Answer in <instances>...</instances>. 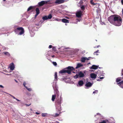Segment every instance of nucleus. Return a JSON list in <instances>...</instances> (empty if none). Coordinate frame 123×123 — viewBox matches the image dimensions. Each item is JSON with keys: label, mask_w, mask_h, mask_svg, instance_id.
<instances>
[{"label": "nucleus", "mask_w": 123, "mask_h": 123, "mask_svg": "<svg viewBox=\"0 0 123 123\" xmlns=\"http://www.w3.org/2000/svg\"><path fill=\"white\" fill-rule=\"evenodd\" d=\"M65 69H67L68 70L63 69L60 71L59 73L61 74H64L67 73L68 74H71V71L74 69L73 67L71 66H69L66 68Z\"/></svg>", "instance_id": "f03ea898"}, {"label": "nucleus", "mask_w": 123, "mask_h": 123, "mask_svg": "<svg viewBox=\"0 0 123 123\" xmlns=\"http://www.w3.org/2000/svg\"><path fill=\"white\" fill-rule=\"evenodd\" d=\"M3 53L5 55H6L8 56H10V54L7 52H3Z\"/></svg>", "instance_id": "aec40b11"}, {"label": "nucleus", "mask_w": 123, "mask_h": 123, "mask_svg": "<svg viewBox=\"0 0 123 123\" xmlns=\"http://www.w3.org/2000/svg\"><path fill=\"white\" fill-rule=\"evenodd\" d=\"M52 50H53L54 51H56V47H53L52 48Z\"/></svg>", "instance_id": "c85d7f7f"}, {"label": "nucleus", "mask_w": 123, "mask_h": 123, "mask_svg": "<svg viewBox=\"0 0 123 123\" xmlns=\"http://www.w3.org/2000/svg\"><path fill=\"white\" fill-rule=\"evenodd\" d=\"M104 78V77H100V79H102Z\"/></svg>", "instance_id": "a18cd8bd"}, {"label": "nucleus", "mask_w": 123, "mask_h": 123, "mask_svg": "<svg viewBox=\"0 0 123 123\" xmlns=\"http://www.w3.org/2000/svg\"><path fill=\"white\" fill-rule=\"evenodd\" d=\"M33 7L32 6H30L27 9V11H29L33 9Z\"/></svg>", "instance_id": "bb28decb"}, {"label": "nucleus", "mask_w": 123, "mask_h": 123, "mask_svg": "<svg viewBox=\"0 0 123 123\" xmlns=\"http://www.w3.org/2000/svg\"><path fill=\"white\" fill-rule=\"evenodd\" d=\"M52 45H49V48L50 49L52 48Z\"/></svg>", "instance_id": "e433bc0d"}, {"label": "nucleus", "mask_w": 123, "mask_h": 123, "mask_svg": "<svg viewBox=\"0 0 123 123\" xmlns=\"http://www.w3.org/2000/svg\"><path fill=\"white\" fill-rule=\"evenodd\" d=\"M55 97L56 96L54 94L52 95V100L53 101H54L55 99Z\"/></svg>", "instance_id": "412c9836"}, {"label": "nucleus", "mask_w": 123, "mask_h": 123, "mask_svg": "<svg viewBox=\"0 0 123 123\" xmlns=\"http://www.w3.org/2000/svg\"><path fill=\"white\" fill-rule=\"evenodd\" d=\"M52 63L55 66H56L57 65L56 63L55 62H53Z\"/></svg>", "instance_id": "7c9ffc66"}, {"label": "nucleus", "mask_w": 123, "mask_h": 123, "mask_svg": "<svg viewBox=\"0 0 123 123\" xmlns=\"http://www.w3.org/2000/svg\"><path fill=\"white\" fill-rule=\"evenodd\" d=\"M31 105V104H30L29 105L27 104H26V105L27 106H30Z\"/></svg>", "instance_id": "c03bdc74"}, {"label": "nucleus", "mask_w": 123, "mask_h": 123, "mask_svg": "<svg viewBox=\"0 0 123 123\" xmlns=\"http://www.w3.org/2000/svg\"><path fill=\"white\" fill-rule=\"evenodd\" d=\"M46 114H44V113H42V116L43 117H44L46 116Z\"/></svg>", "instance_id": "473e14b6"}, {"label": "nucleus", "mask_w": 123, "mask_h": 123, "mask_svg": "<svg viewBox=\"0 0 123 123\" xmlns=\"http://www.w3.org/2000/svg\"><path fill=\"white\" fill-rule=\"evenodd\" d=\"M12 97L14 99H16V98L13 95L12 96Z\"/></svg>", "instance_id": "a19ab883"}, {"label": "nucleus", "mask_w": 123, "mask_h": 123, "mask_svg": "<svg viewBox=\"0 0 123 123\" xmlns=\"http://www.w3.org/2000/svg\"><path fill=\"white\" fill-rule=\"evenodd\" d=\"M15 80V81L17 82V83L18 82V81H17L16 80Z\"/></svg>", "instance_id": "603ef678"}, {"label": "nucleus", "mask_w": 123, "mask_h": 123, "mask_svg": "<svg viewBox=\"0 0 123 123\" xmlns=\"http://www.w3.org/2000/svg\"><path fill=\"white\" fill-rule=\"evenodd\" d=\"M36 14H39L40 13L39 9L38 8H37L36 9Z\"/></svg>", "instance_id": "b1692460"}, {"label": "nucleus", "mask_w": 123, "mask_h": 123, "mask_svg": "<svg viewBox=\"0 0 123 123\" xmlns=\"http://www.w3.org/2000/svg\"><path fill=\"white\" fill-rule=\"evenodd\" d=\"M83 66V65L82 64L80 63H79L77 64L75 68L77 69Z\"/></svg>", "instance_id": "2eb2a0df"}, {"label": "nucleus", "mask_w": 123, "mask_h": 123, "mask_svg": "<svg viewBox=\"0 0 123 123\" xmlns=\"http://www.w3.org/2000/svg\"><path fill=\"white\" fill-rule=\"evenodd\" d=\"M65 2L64 0H56L54 2V4L56 5H59L64 3Z\"/></svg>", "instance_id": "423d86ee"}, {"label": "nucleus", "mask_w": 123, "mask_h": 123, "mask_svg": "<svg viewBox=\"0 0 123 123\" xmlns=\"http://www.w3.org/2000/svg\"><path fill=\"white\" fill-rule=\"evenodd\" d=\"M122 75L123 76V69L122 70V72L121 73Z\"/></svg>", "instance_id": "79ce46f5"}, {"label": "nucleus", "mask_w": 123, "mask_h": 123, "mask_svg": "<svg viewBox=\"0 0 123 123\" xmlns=\"http://www.w3.org/2000/svg\"><path fill=\"white\" fill-rule=\"evenodd\" d=\"M26 84V82H24V83H23V85L25 87H26L25 86Z\"/></svg>", "instance_id": "f704fd0d"}, {"label": "nucleus", "mask_w": 123, "mask_h": 123, "mask_svg": "<svg viewBox=\"0 0 123 123\" xmlns=\"http://www.w3.org/2000/svg\"><path fill=\"white\" fill-rule=\"evenodd\" d=\"M62 22L64 23H69V21L65 18H63L62 19Z\"/></svg>", "instance_id": "dca6fc26"}, {"label": "nucleus", "mask_w": 123, "mask_h": 123, "mask_svg": "<svg viewBox=\"0 0 123 123\" xmlns=\"http://www.w3.org/2000/svg\"><path fill=\"white\" fill-rule=\"evenodd\" d=\"M15 68L14 65L13 63H12V65L10 67V69L12 70H14Z\"/></svg>", "instance_id": "6ab92c4d"}, {"label": "nucleus", "mask_w": 123, "mask_h": 123, "mask_svg": "<svg viewBox=\"0 0 123 123\" xmlns=\"http://www.w3.org/2000/svg\"><path fill=\"white\" fill-rule=\"evenodd\" d=\"M16 99V100H17L18 101H20V100H18V99H17L16 98V99Z\"/></svg>", "instance_id": "49530a36"}, {"label": "nucleus", "mask_w": 123, "mask_h": 123, "mask_svg": "<svg viewBox=\"0 0 123 123\" xmlns=\"http://www.w3.org/2000/svg\"><path fill=\"white\" fill-rule=\"evenodd\" d=\"M61 113V112H59V113H55V115H52V116L54 117H58Z\"/></svg>", "instance_id": "a211bd4d"}, {"label": "nucleus", "mask_w": 123, "mask_h": 123, "mask_svg": "<svg viewBox=\"0 0 123 123\" xmlns=\"http://www.w3.org/2000/svg\"><path fill=\"white\" fill-rule=\"evenodd\" d=\"M83 81L82 80L79 81L78 82V84L80 86H82L84 84Z\"/></svg>", "instance_id": "4468645a"}, {"label": "nucleus", "mask_w": 123, "mask_h": 123, "mask_svg": "<svg viewBox=\"0 0 123 123\" xmlns=\"http://www.w3.org/2000/svg\"><path fill=\"white\" fill-rule=\"evenodd\" d=\"M79 77V75L77 74L74 76V78L76 79V78H78Z\"/></svg>", "instance_id": "c756f323"}, {"label": "nucleus", "mask_w": 123, "mask_h": 123, "mask_svg": "<svg viewBox=\"0 0 123 123\" xmlns=\"http://www.w3.org/2000/svg\"><path fill=\"white\" fill-rule=\"evenodd\" d=\"M97 76V74L94 73H91L90 75V76L91 78L93 79L96 78Z\"/></svg>", "instance_id": "9b49d317"}, {"label": "nucleus", "mask_w": 123, "mask_h": 123, "mask_svg": "<svg viewBox=\"0 0 123 123\" xmlns=\"http://www.w3.org/2000/svg\"><path fill=\"white\" fill-rule=\"evenodd\" d=\"M20 31L19 32L18 34L20 35H21L24 34L25 32V31L24 29L22 27H18L14 30V31L15 32L16 31Z\"/></svg>", "instance_id": "20e7f679"}, {"label": "nucleus", "mask_w": 123, "mask_h": 123, "mask_svg": "<svg viewBox=\"0 0 123 123\" xmlns=\"http://www.w3.org/2000/svg\"><path fill=\"white\" fill-rule=\"evenodd\" d=\"M93 0H91V1H90V2L91 4L93 5H96L97 3H94V2H93Z\"/></svg>", "instance_id": "a878e982"}, {"label": "nucleus", "mask_w": 123, "mask_h": 123, "mask_svg": "<svg viewBox=\"0 0 123 123\" xmlns=\"http://www.w3.org/2000/svg\"><path fill=\"white\" fill-rule=\"evenodd\" d=\"M81 9L84 11L85 9V7L84 5H82L80 7Z\"/></svg>", "instance_id": "5701e85b"}, {"label": "nucleus", "mask_w": 123, "mask_h": 123, "mask_svg": "<svg viewBox=\"0 0 123 123\" xmlns=\"http://www.w3.org/2000/svg\"><path fill=\"white\" fill-rule=\"evenodd\" d=\"M6 0H3V1H5Z\"/></svg>", "instance_id": "5fc2aeb1"}, {"label": "nucleus", "mask_w": 123, "mask_h": 123, "mask_svg": "<svg viewBox=\"0 0 123 123\" xmlns=\"http://www.w3.org/2000/svg\"><path fill=\"white\" fill-rule=\"evenodd\" d=\"M99 51V50H97V51H95V52H94V54L95 55V53H98V51Z\"/></svg>", "instance_id": "c9c22d12"}, {"label": "nucleus", "mask_w": 123, "mask_h": 123, "mask_svg": "<svg viewBox=\"0 0 123 123\" xmlns=\"http://www.w3.org/2000/svg\"><path fill=\"white\" fill-rule=\"evenodd\" d=\"M78 75L80 78L83 77H84V74L81 72H80L79 73Z\"/></svg>", "instance_id": "ddd939ff"}, {"label": "nucleus", "mask_w": 123, "mask_h": 123, "mask_svg": "<svg viewBox=\"0 0 123 123\" xmlns=\"http://www.w3.org/2000/svg\"><path fill=\"white\" fill-rule=\"evenodd\" d=\"M62 100V98L60 97V98H58L56 100L55 102V104L58 107H60Z\"/></svg>", "instance_id": "39448f33"}, {"label": "nucleus", "mask_w": 123, "mask_h": 123, "mask_svg": "<svg viewBox=\"0 0 123 123\" xmlns=\"http://www.w3.org/2000/svg\"><path fill=\"white\" fill-rule=\"evenodd\" d=\"M100 45H98L97 46V47H94V48H98V47H100Z\"/></svg>", "instance_id": "58836bf2"}, {"label": "nucleus", "mask_w": 123, "mask_h": 123, "mask_svg": "<svg viewBox=\"0 0 123 123\" xmlns=\"http://www.w3.org/2000/svg\"><path fill=\"white\" fill-rule=\"evenodd\" d=\"M55 55H53L52 56V57H55Z\"/></svg>", "instance_id": "3c124183"}, {"label": "nucleus", "mask_w": 123, "mask_h": 123, "mask_svg": "<svg viewBox=\"0 0 123 123\" xmlns=\"http://www.w3.org/2000/svg\"><path fill=\"white\" fill-rule=\"evenodd\" d=\"M122 78L121 77L117 78L116 80L117 84L121 88H123V80H122Z\"/></svg>", "instance_id": "7ed1b4c3"}, {"label": "nucleus", "mask_w": 123, "mask_h": 123, "mask_svg": "<svg viewBox=\"0 0 123 123\" xmlns=\"http://www.w3.org/2000/svg\"><path fill=\"white\" fill-rule=\"evenodd\" d=\"M108 20L114 25L119 26L121 24L122 19L120 16L114 15L111 16L108 18Z\"/></svg>", "instance_id": "f257e3e1"}, {"label": "nucleus", "mask_w": 123, "mask_h": 123, "mask_svg": "<svg viewBox=\"0 0 123 123\" xmlns=\"http://www.w3.org/2000/svg\"><path fill=\"white\" fill-rule=\"evenodd\" d=\"M82 12L80 10L77 11L76 14V16L78 18H80L82 15Z\"/></svg>", "instance_id": "0eeeda50"}, {"label": "nucleus", "mask_w": 123, "mask_h": 123, "mask_svg": "<svg viewBox=\"0 0 123 123\" xmlns=\"http://www.w3.org/2000/svg\"><path fill=\"white\" fill-rule=\"evenodd\" d=\"M98 66H97L94 65H93L90 68V69H96L98 68Z\"/></svg>", "instance_id": "f8f14e48"}, {"label": "nucleus", "mask_w": 123, "mask_h": 123, "mask_svg": "<svg viewBox=\"0 0 123 123\" xmlns=\"http://www.w3.org/2000/svg\"><path fill=\"white\" fill-rule=\"evenodd\" d=\"M122 14H123V8L122 9Z\"/></svg>", "instance_id": "09e8293b"}, {"label": "nucleus", "mask_w": 123, "mask_h": 123, "mask_svg": "<svg viewBox=\"0 0 123 123\" xmlns=\"http://www.w3.org/2000/svg\"><path fill=\"white\" fill-rule=\"evenodd\" d=\"M83 0H81L79 2V4H82V3H83Z\"/></svg>", "instance_id": "72a5a7b5"}, {"label": "nucleus", "mask_w": 123, "mask_h": 123, "mask_svg": "<svg viewBox=\"0 0 123 123\" xmlns=\"http://www.w3.org/2000/svg\"><path fill=\"white\" fill-rule=\"evenodd\" d=\"M36 114H39V113L38 112H36Z\"/></svg>", "instance_id": "de8ad7c7"}, {"label": "nucleus", "mask_w": 123, "mask_h": 123, "mask_svg": "<svg viewBox=\"0 0 123 123\" xmlns=\"http://www.w3.org/2000/svg\"><path fill=\"white\" fill-rule=\"evenodd\" d=\"M25 88L26 89L29 91H31L32 90L30 88H28L27 87H25Z\"/></svg>", "instance_id": "cd10ccee"}, {"label": "nucleus", "mask_w": 123, "mask_h": 123, "mask_svg": "<svg viewBox=\"0 0 123 123\" xmlns=\"http://www.w3.org/2000/svg\"><path fill=\"white\" fill-rule=\"evenodd\" d=\"M97 80L98 81H100V79H98Z\"/></svg>", "instance_id": "8fccbe9b"}, {"label": "nucleus", "mask_w": 123, "mask_h": 123, "mask_svg": "<svg viewBox=\"0 0 123 123\" xmlns=\"http://www.w3.org/2000/svg\"><path fill=\"white\" fill-rule=\"evenodd\" d=\"M121 3L122 5H123V0H121Z\"/></svg>", "instance_id": "ea45409f"}, {"label": "nucleus", "mask_w": 123, "mask_h": 123, "mask_svg": "<svg viewBox=\"0 0 123 123\" xmlns=\"http://www.w3.org/2000/svg\"><path fill=\"white\" fill-rule=\"evenodd\" d=\"M93 84V83H91L90 82H86V84L85 85V86L87 87H91Z\"/></svg>", "instance_id": "9d476101"}, {"label": "nucleus", "mask_w": 123, "mask_h": 123, "mask_svg": "<svg viewBox=\"0 0 123 123\" xmlns=\"http://www.w3.org/2000/svg\"><path fill=\"white\" fill-rule=\"evenodd\" d=\"M89 60V59L86 57H82L81 58V61L82 62H85L86 60Z\"/></svg>", "instance_id": "f3484780"}, {"label": "nucleus", "mask_w": 123, "mask_h": 123, "mask_svg": "<svg viewBox=\"0 0 123 123\" xmlns=\"http://www.w3.org/2000/svg\"><path fill=\"white\" fill-rule=\"evenodd\" d=\"M108 120L107 119L105 120H104L102 121L99 122V123H106L107 122H108Z\"/></svg>", "instance_id": "4be33fe9"}, {"label": "nucleus", "mask_w": 123, "mask_h": 123, "mask_svg": "<svg viewBox=\"0 0 123 123\" xmlns=\"http://www.w3.org/2000/svg\"><path fill=\"white\" fill-rule=\"evenodd\" d=\"M0 87L1 88H4V87L1 85H0Z\"/></svg>", "instance_id": "37998d69"}, {"label": "nucleus", "mask_w": 123, "mask_h": 123, "mask_svg": "<svg viewBox=\"0 0 123 123\" xmlns=\"http://www.w3.org/2000/svg\"><path fill=\"white\" fill-rule=\"evenodd\" d=\"M55 78L57 80V72H56L55 73Z\"/></svg>", "instance_id": "393cba45"}, {"label": "nucleus", "mask_w": 123, "mask_h": 123, "mask_svg": "<svg viewBox=\"0 0 123 123\" xmlns=\"http://www.w3.org/2000/svg\"><path fill=\"white\" fill-rule=\"evenodd\" d=\"M52 17V15L51 14H50L47 16H45L44 17H43L42 18L43 20H47L48 19H50Z\"/></svg>", "instance_id": "6e6552de"}, {"label": "nucleus", "mask_w": 123, "mask_h": 123, "mask_svg": "<svg viewBox=\"0 0 123 123\" xmlns=\"http://www.w3.org/2000/svg\"><path fill=\"white\" fill-rule=\"evenodd\" d=\"M98 92V91L97 90H95L93 92V93L95 94L96 93L97 94Z\"/></svg>", "instance_id": "2f4dec72"}, {"label": "nucleus", "mask_w": 123, "mask_h": 123, "mask_svg": "<svg viewBox=\"0 0 123 123\" xmlns=\"http://www.w3.org/2000/svg\"><path fill=\"white\" fill-rule=\"evenodd\" d=\"M97 114L98 115H100V114L99 113H98Z\"/></svg>", "instance_id": "864d4df0"}, {"label": "nucleus", "mask_w": 123, "mask_h": 123, "mask_svg": "<svg viewBox=\"0 0 123 123\" xmlns=\"http://www.w3.org/2000/svg\"><path fill=\"white\" fill-rule=\"evenodd\" d=\"M10 95L11 97H12V95H11V94H10Z\"/></svg>", "instance_id": "6e6d98bb"}, {"label": "nucleus", "mask_w": 123, "mask_h": 123, "mask_svg": "<svg viewBox=\"0 0 123 123\" xmlns=\"http://www.w3.org/2000/svg\"><path fill=\"white\" fill-rule=\"evenodd\" d=\"M38 15V14H36L35 15V18H36V17Z\"/></svg>", "instance_id": "4c0bfd02"}, {"label": "nucleus", "mask_w": 123, "mask_h": 123, "mask_svg": "<svg viewBox=\"0 0 123 123\" xmlns=\"http://www.w3.org/2000/svg\"><path fill=\"white\" fill-rule=\"evenodd\" d=\"M49 1H42L38 3V5L39 6H41L45 4H47Z\"/></svg>", "instance_id": "1a4fd4ad"}]
</instances>
